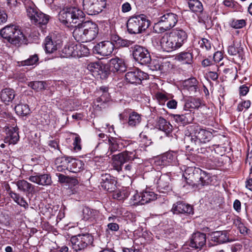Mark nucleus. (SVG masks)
Segmentation results:
<instances>
[{
	"label": "nucleus",
	"instance_id": "17",
	"mask_svg": "<svg viewBox=\"0 0 252 252\" xmlns=\"http://www.w3.org/2000/svg\"><path fill=\"white\" fill-rule=\"evenodd\" d=\"M101 185L102 188L109 192H114L117 188V180L115 178L109 174H102L101 176Z\"/></svg>",
	"mask_w": 252,
	"mask_h": 252
},
{
	"label": "nucleus",
	"instance_id": "23",
	"mask_svg": "<svg viewBox=\"0 0 252 252\" xmlns=\"http://www.w3.org/2000/svg\"><path fill=\"white\" fill-rule=\"evenodd\" d=\"M227 51L229 55L235 57L233 59L236 60L238 62L242 61L244 59L243 48L238 44L235 45L233 43L229 46Z\"/></svg>",
	"mask_w": 252,
	"mask_h": 252
},
{
	"label": "nucleus",
	"instance_id": "22",
	"mask_svg": "<svg viewBox=\"0 0 252 252\" xmlns=\"http://www.w3.org/2000/svg\"><path fill=\"white\" fill-rule=\"evenodd\" d=\"M28 179L32 182L41 186H49L52 183L51 176L48 174L36 173L35 175L30 176Z\"/></svg>",
	"mask_w": 252,
	"mask_h": 252
},
{
	"label": "nucleus",
	"instance_id": "53",
	"mask_svg": "<svg viewBox=\"0 0 252 252\" xmlns=\"http://www.w3.org/2000/svg\"><path fill=\"white\" fill-rule=\"evenodd\" d=\"M70 158L59 157L56 159V165L59 164L62 166V167L66 168V170L69 169V164H70Z\"/></svg>",
	"mask_w": 252,
	"mask_h": 252
},
{
	"label": "nucleus",
	"instance_id": "18",
	"mask_svg": "<svg viewBox=\"0 0 252 252\" xmlns=\"http://www.w3.org/2000/svg\"><path fill=\"white\" fill-rule=\"evenodd\" d=\"M6 40L11 44L16 47H20L22 44L27 45L28 44V39L19 28L12 34L10 38H7Z\"/></svg>",
	"mask_w": 252,
	"mask_h": 252
},
{
	"label": "nucleus",
	"instance_id": "36",
	"mask_svg": "<svg viewBox=\"0 0 252 252\" xmlns=\"http://www.w3.org/2000/svg\"><path fill=\"white\" fill-rule=\"evenodd\" d=\"M15 96V91L12 89L5 88L1 91L0 98L6 104L11 102Z\"/></svg>",
	"mask_w": 252,
	"mask_h": 252
},
{
	"label": "nucleus",
	"instance_id": "2",
	"mask_svg": "<svg viewBox=\"0 0 252 252\" xmlns=\"http://www.w3.org/2000/svg\"><path fill=\"white\" fill-rule=\"evenodd\" d=\"M85 14L80 9L76 7L63 8L59 14V19L61 23L68 27H72V24H76L85 22Z\"/></svg>",
	"mask_w": 252,
	"mask_h": 252
},
{
	"label": "nucleus",
	"instance_id": "55",
	"mask_svg": "<svg viewBox=\"0 0 252 252\" xmlns=\"http://www.w3.org/2000/svg\"><path fill=\"white\" fill-rule=\"evenodd\" d=\"M58 176L59 181L62 183H75L76 182H77V180L76 179L70 178L68 176H65L62 174H59Z\"/></svg>",
	"mask_w": 252,
	"mask_h": 252
},
{
	"label": "nucleus",
	"instance_id": "26",
	"mask_svg": "<svg viewBox=\"0 0 252 252\" xmlns=\"http://www.w3.org/2000/svg\"><path fill=\"white\" fill-rule=\"evenodd\" d=\"M173 118L177 123L185 126L192 123L194 120V115L191 112V110H189V112L185 114L174 115Z\"/></svg>",
	"mask_w": 252,
	"mask_h": 252
},
{
	"label": "nucleus",
	"instance_id": "52",
	"mask_svg": "<svg viewBox=\"0 0 252 252\" xmlns=\"http://www.w3.org/2000/svg\"><path fill=\"white\" fill-rule=\"evenodd\" d=\"M219 54L220 55V53L217 52H216L214 54V60H213L212 59L207 58V59H205L204 60H203L202 62V65L204 67L212 66L214 68V70H218L219 69V67L217 65H216L215 64L216 61H215V57L217 56Z\"/></svg>",
	"mask_w": 252,
	"mask_h": 252
},
{
	"label": "nucleus",
	"instance_id": "8",
	"mask_svg": "<svg viewBox=\"0 0 252 252\" xmlns=\"http://www.w3.org/2000/svg\"><path fill=\"white\" fill-rule=\"evenodd\" d=\"M132 55L134 60L142 65H147L151 62L149 50L145 47L135 45L131 47Z\"/></svg>",
	"mask_w": 252,
	"mask_h": 252
},
{
	"label": "nucleus",
	"instance_id": "50",
	"mask_svg": "<svg viewBox=\"0 0 252 252\" xmlns=\"http://www.w3.org/2000/svg\"><path fill=\"white\" fill-rule=\"evenodd\" d=\"M39 61V57L37 54H35L30 56V57L24 61L19 62V65L21 66H30L35 64Z\"/></svg>",
	"mask_w": 252,
	"mask_h": 252
},
{
	"label": "nucleus",
	"instance_id": "27",
	"mask_svg": "<svg viewBox=\"0 0 252 252\" xmlns=\"http://www.w3.org/2000/svg\"><path fill=\"white\" fill-rule=\"evenodd\" d=\"M160 45L163 51L167 52L176 50L169 33L161 37L160 41Z\"/></svg>",
	"mask_w": 252,
	"mask_h": 252
},
{
	"label": "nucleus",
	"instance_id": "16",
	"mask_svg": "<svg viewBox=\"0 0 252 252\" xmlns=\"http://www.w3.org/2000/svg\"><path fill=\"white\" fill-rule=\"evenodd\" d=\"M169 34L176 50L181 48L187 40L188 34L182 29L174 30Z\"/></svg>",
	"mask_w": 252,
	"mask_h": 252
},
{
	"label": "nucleus",
	"instance_id": "56",
	"mask_svg": "<svg viewBox=\"0 0 252 252\" xmlns=\"http://www.w3.org/2000/svg\"><path fill=\"white\" fill-rule=\"evenodd\" d=\"M246 24L244 20H233L230 23L231 27L234 29H241L244 27Z\"/></svg>",
	"mask_w": 252,
	"mask_h": 252
},
{
	"label": "nucleus",
	"instance_id": "10",
	"mask_svg": "<svg viewBox=\"0 0 252 252\" xmlns=\"http://www.w3.org/2000/svg\"><path fill=\"white\" fill-rule=\"evenodd\" d=\"M63 41L60 36H47L44 40V49L46 53L52 54L60 49Z\"/></svg>",
	"mask_w": 252,
	"mask_h": 252
},
{
	"label": "nucleus",
	"instance_id": "43",
	"mask_svg": "<svg viewBox=\"0 0 252 252\" xmlns=\"http://www.w3.org/2000/svg\"><path fill=\"white\" fill-rule=\"evenodd\" d=\"M16 114L21 116H27L31 113L29 106L27 104L20 103L14 107Z\"/></svg>",
	"mask_w": 252,
	"mask_h": 252
},
{
	"label": "nucleus",
	"instance_id": "13",
	"mask_svg": "<svg viewBox=\"0 0 252 252\" xmlns=\"http://www.w3.org/2000/svg\"><path fill=\"white\" fill-rule=\"evenodd\" d=\"M114 49V45L112 41H103L96 44L93 48V52L95 54L101 56L111 55Z\"/></svg>",
	"mask_w": 252,
	"mask_h": 252
},
{
	"label": "nucleus",
	"instance_id": "25",
	"mask_svg": "<svg viewBox=\"0 0 252 252\" xmlns=\"http://www.w3.org/2000/svg\"><path fill=\"white\" fill-rule=\"evenodd\" d=\"M161 162L163 165H176L178 164L177 154L174 152H168L161 157Z\"/></svg>",
	"mask_w": 252,
	"mask_h": 252
},
{
	"label": "nucleus",
	"instance_id": "32",
	"mask_svg": "<svg viewBox=\"0 0 252 252\" xmlns=\"http://www.w3.org/2000/svg\"><path fill=\"white\" fill-rule=\"evenodd\" d=\"M175 59L183 63L191 64L193 63V54L191 50H186L177 54Z\"/></svg>",
	"mask_w": 252,
	"mask_h": 252
},
{
	"label": "nucleus",
	"instance_id": "44",
	"mask_svg": "<svg viewBox=\"0 0 252 252\" xmlns=\"http://www.w3.org/2000/svg\"><path fill=\"white\" fill-rule=\"evenodd\" d=\"M50 18L51 17L49 15L39 11L33 23L38 26H46Z\"/></svg>",
	"mask_w": 252,
	"mask_h": 252
},
{
	"label": "nucleus",
	"instance_id": "35",
	"mask_svg": "<svg viewBox=\"0 0 252 252\" xmlns=\"http://www.w3.org/2000/svg\"><path fill=\"white\" fill-rule=\"evenodd\" d=\"M84 164L82 161L71 158L68 171L73 173H78L84 169Z\"/></svg>",
	"mask_w": 252,
	"mask_h": 252
},
{
	"label": "nucleus",
	"instance_id": "34",
	"mask_svg": "<svg viewBox=\"0 0 252 252\" xmlns=\"http://www.w3.org/2000/svg\"><path fill=\"white\" fill-rule=\"evenodd\" d=\"M201 105V100L199 98L190 97L185 100L184 109H198Z\"/></svg>",
	"mask_w": 252,
	"mask_h": 252
},
{
	"label": "nucleus",
	"instance_id": "12",
	"mask_svg": "<svg viewBox=\"0 0 252 252\" xmlns=\"http://www.w3.org/2000/svg\"><path fill=\"white\" fill-rule=\"evenodd\" d=\"M108 156L117 151H121L125 147L129 146V142L119 138L109 136L107 140Z\"/></svg>",
	"mask_w": 252,
	"mask_h": 252
},
{
	"label": "nucleus",
	"instance_id": "31",
	"mask_svg": "<svg viewBox=\"0 0 252 252\" xmlns=\"http://www.w3.org/2000/svg\"><path fill=\"white\" fill-rule=\"evenodd\" d=\"M18 189L28 194H32L34 191V186L23 179L19 180L16 182Z\"/></svg>",
	"mask_w": 252,
	"mask_h": 252
},
{
	"label": "nucleus",
	"instance_id": "30",
	"mask_svg": "<svg viewBox=\"0 0 252 252\" xmlns=\"http://www.w3.org/2000/svg\"><path fill=\"white\" fill-rule=\"evenodd\" d=\"M82 213L83 219L93 223L96 221L99 214L97 210L91 209L88 207H85L83 209Z\"/></svg>",
	"mask_w": 252,
	"mask_h": 252
},
{
	"label": "nucleus",
	"instance_id": "42",
	"mask_svg": "<svg viewBox=\"0 0 252 252\" xmlns=\"http://www.w3.org/2000/svg\"><path fill=\"white\" fill-rule=\"evenodd\" d=\"M142 120L141 115L135 111L130 113L128 115V125L131 127H135L140 124Z\"/></svg>",
	"mask_w": 252,
	"mask_h": 252
},
{
	"label": "nucleus",
	"instance_id": "11",
	"mask_svg": "<svg viewBox=\"0 0 252 252\" xmlns=\"http://www.w3.org/2000/svg\"><path fill=\"white\" fill-rule=\"evenodd\" d=\"M183 91L187 95H196L199 93V82L194 77L184 80L182 83Z\"/></svg>",
	"mask_w": 252,
	"mask_h": 252
},
{
	"label": "nucleus",
	"instance_id": "38",
	"mask_svg": "<svg viewBox=\"0 0 252 252\" xmlns=\"http://www.w3.org/2000/svg\"><path fill=\"white\" fill-rule=\"evenodd\" d=\"M157 199V194L154 192L145 190L141 193V199L138 200L139 204L144 205Z\"/></svg>",
	"mask_w": 252,
	"mask_h": 252
},
{
	"label": "nucleus",
	"instance_id": "51",
	"mask_svg": "<svg viewBox=\"0 0 252 252\" xmlns=\"http://www.w3.org/2000/svg\"><path fill=\"white\" fill-rule=\"evenodd\" d=\"M198 13H199V15L198 17V22L204 24L206 26L207 25L210 26L212 23L211 17L207 12L203 11V10Z\"/></svg>",
	"mask_w": 252,
	"mask_h": 252
},
{
	"label": "nucleus",
	"instance_id": "60",
	"mask_svg": "<svg viewBox=\"0 0 252 252\" xmlns=\"http://www.w3.org/2000/svg\"><path fill=\"white\" fill-rule=\"evenodd\" d=\"M251 104L250 100H244L238 105L237 110L239 112H241L243 110L244 108L248 109L250 107Z\"/></svg>",
	"mask_w": 252,
	"mask_h": 252
},
{
	"label": "nucleus",
	"instance_id": "64",
	"mask_svg": "<svg viewBox=\"0 0 252 252\" xmlns=\"http://www.w3.org/2000/svg\"><path fill=\"white\" fill-rule=\"evenodd\" d=\"M81 138L79 136H77L75 137L73 141L74 148L75 150L79 151L81 149V146L80 145Z\"/></svg>",
	"mask_w": 252,
	"mask_h": 252
},
{
	"label": "nucleus",
	"instance_id": "24",
	"mask_svg": "<svg viewBox=\"0 0 252 252\" xmlns=\"http://www.w3.org/2000/svg\"><path fill=\"white\" fill-rule=\"evenodd\" d=\"M109 67L112 72H123L126 71V66L124 61L120 58H115L109 61Z\"/></svg>",
	"mask_w": 252,
	"mask_h": 252
},
{
	"label": "nucleus",
	"instance_id": "3",
	"mask_svg": "<svg viewBox=\"0 0 252 252\" xmlns=\"http://www.w3.org/2000/svg\"><path fill=\"white\" fill-rule=\"evenodd\" d=\"M150 25V21L144 14L130 17L126 23L127 32L130 34H139L145 31Z\"/></svg>",
	"mask_w": 252,
	"mask_h": 252
},
{
	"label": "nucleus",
	"instance_id": "54",
	"mask_svg": "<svg viewBox=\"0 0 252 252\" xmlns=\"http://www.w3.org/2000/svg\"><path fill=\"white\" fill-rule=\"evenodd\" d=\"M28 86L36 92L44 89V82L43 81H36L30 82L28 84Z\"/></svg>",
	"mask_w": 252,
	"mask_h": 252
},
{
	"label": "nucleus",
	"instance_id": "9",
	"mask_svg": "<svg viewBox=\"0 0 252 252\" xmlns=\"http://www.w3.org/2000/svg\"><path fill=\"white\" fill-rule=\"evenodd\" d=\"M106 6V0H83V9L88 15H94L101 12Z\"/></svg>",
	"mask_w": 252,
	"mask_h": 252
},
{
	"label": "nucleus",
	"instance_id": "62",
	"mask_svg": "<svg viewBox=\"0 0 252 252\" xmlns=\"http://www.w3.org/2000/svg\"><path fill=\"white\" fill-rule=\"evenodd\" d=\"M107 227L106 231L109 230L111 231H117L120 228L119 225L116 222H109L107 224Z\"/></svg>",
	"mask_w": 252,
	"mask_h": 252
},
{
	"label": "nucleus",
	"instance_id": "63",
	"mask_svg": "<svg viewBox=\"0 0 252 252\" xmlns=\"http://www.w3.org/2000/svg\"><path fill=\"white\" fill-rule=\"evenodd\" d=\"M223 4L228 7L236 9L238 3L232 0H225L223 1Z\"/></svg>",
	"mask_w": 252,
	"mask_h": 252
},
{
	"label": "nucleus",
	"instance_id": "19",
	"mask_svg": "<svg viewBox=\"0 0 252 252\" xmlns=\"http://www.w3.org/2000/svg\"><path fill=\"white\" fill-rule=\"evenodd\" d=\"M172 211L174 214L193 215V207L182 201H178L174 204Z\"/></svg>",
	"mask_w": 252,
	"mask_h": 252
},
{
	"label": "nucleus",
	"instance_id": "58",
	"mask_svg": "<svg viewBox=\"0 0 252 252\" xmlns=\"http://www.w3.org/2000/svg\"><path fill=\"white\" fill-rule=\"evenodd\" d=\"M110 71H111V70L110 69L109 63L108 64L101 63V68H100L99 72L98 73L99 74L101 73L103 77L106 78L110 74Z\"/></svg>",
	"mask_w": 252,
	"mask_h": 252
},
{
	"label": "nucleus",
	"instance_id": "57",
	"mask_svg": "<svg viewBox=\"0 0 252 252\" xmlns=\"http://www.w3.org/2000/svg\"><path fill=\"white\" fill-rule=\"evenodd\" d=\"M101 63L97 62L91 63L87 66V69L92 72H99Z\"/></svg>",
	"mask_w": 252,
	"mask_h": 252
},
{
	"label": "nucleus",
	"instance_id": "41",
	"mask_svg": "<svg viewBox=\"0 0 252 252\" xmlns=\"http://www.w3.org/2000/svg\"><path fill=\"white\" fill-rule=\"evenodd\" d=\"M19 27L13 24H10L3 28L0 31V35L1 36L6 40L7 38H10V36L14 33Z\"/></svg>",
	"mask_w": 252,
	"mask_h": 252
},
{
	"label": "nucleus",
	"instance_id": "15",
	"mask_svg": "<svg viewBox=\"0 0 252 252\" xmlns=\"http://www.w3.org/2000/svg\"><path fill=\"white\" fill-rule=\"evenodd\" d=\"M148 74L137 68L132 69L125 75L126 80L129 83L140 84L142 81L148 78Z\"/></svg>",
	"mask_w": 252,
	"mask_h": 252
},
{
	"label": "nucleus",
	"instance_id": "6",
	"mask_svg": "<svg viewBox=\"0 0 252 252\" xmlns=\"http://www.w3.org/2000/svg\"><path fill=\"white\" fill-rule=\"evenodd\" d=\"M139 159L135 149L132 151L126 150L118 154L114 155L112 157L113 166L118 171H122L125 163L133 162L135 160Z\"/></svg>",
	"mask_w": 252,
	"mask_h": 252
},
{
	"label": "nucleus",
	"instance_id": "21",
	"mask_svg": "<svg viewBox=\"0 0 252 252\" xmlns=\"http://www.w3.org/2000/svg\"><path fill=\"white\" fill-rule=\"evenodd\" d=\"M209 234L211 236V241L218 244H221L231 241L229 239V235L227 230L213 231Z\"/></svg>",
	"mask_w": 252,
	"mask_h": 252
},
{
	"label": "nucleus",
	"instance_id": "59",
	"mask_svg": "<svg viewBox=\"0 0 252 252\" xmlns=\"http://www.w3.org/2000/svg\"><path fill=\"white\" fill-rule=\"evenodd\" d=\"M199 44L201 48L206 50H209L212 48L210 41L206 38H202L201 41L199 42Z\"/></svg>",
	"mask_w": 252,
	"mask_h": 252
},
{
	"label": "nucleus",
	"instance_id": "39",
	"mask_svg": "<svg viewBox=\"0 0 252 252\" xmlns=\"http://www.w3.org/2000/svg\"><path fill=\"white\" fill-rule=\"evenodd\" d=\"M170 179L165 176H160L157 182L158 188L161 192H166L171 189L169 185Z\"/></svg>",
	"mask_w": 252,
	"mask_h": 252
},
{
	"label": "nucleus",
	"instance_id": "61",
	"mask_svg": "<svg viewBox=\"0 0 252 252\" xmlns=\"http://www.w3.org/2000/svg\"><path fill=\"white\" fill-rule=\"evenodd\" d=\"M8 191L9 195L13 199V200L16 202L17 203L18 201H19V199H20L21 197L20 195L11 190L10 187H9L8 189H7Z\"/></svg>",
	"mask_w": 252,
	"mask_h": 252
},
{
	"label": "nucleus",
	"instance_id": "28",
	"mask_svg": "<svg viewBox=\"0 0 252 252\" xmlns=\"http://www.w3.org/2000/svg\"><path fill=\"white\" fill-rule=\"evenodd\" d=\"M18 128L15 127H10L6 129V136L4 139L5 143L9 144H16L19 140V136L18 131Z\"/></svg>",
	"mask_w": 252,
	"mask_h": 252
},
{
	"label": "nucleus",
	"instance_id": "4",
	"mask_svg": "<svg viewBox=\"0 0 252 252\" xmlns=\"http://www.w3.org/2000/svg\"><path fill=\"white\" fill-rule=\"evenodd\" d=\"M187 128L189 134L191 135V146L199 145L201 143H206L210 141L213 137V134L210 131L203 129L199 126L190 125Z\"/></svg>",
	"mask_w": 252,
	"mask_h": 252
},
{
	"label": "nucleus",
	"instance_id": "29",
	"mask_svg": "<svg viewBox=\"0 0 252 252\" xmlns=\"http://www.w3.org/2000/svg\"><path fill=\"white\" fill-rule=\"evenodd\" d=\"M111 40L114 45V48H117L128 47L133 43V41L124 39L116 34L111 35Z\"/></svg>",
	"mask_w": 252,
	"mask_h": 252
},
{
	"label": "nucleus",
	"instance_id": "5",
	"mask_svg": "<svg viewBox=\"0 0 252 252\" xmlns=\"http://www.w3.org/2000/svg\"><path fill=\"white\" fill-rule=\"evenodd\" d=\"M178 21V16L176 14L167 11L159 17L153 29L156 33H163L174 27Z\"/></svg>",
	"mask_w": 252,
	"mask_h": 252
},
{
	"label": "nucleus",
	"instance_id": "48",
	"mask_svg": "<svg viewBox=\"0 0 252 252\" xmlns=\"http://www.w3.org/2000/svg\"><path fill=\"white\" fill-rule=\"evenodd\" d=\"M75 57L80 58L87 56L90 54L88 48L82 44L75 45Z\"/></svg>",
	"mask_w": 252,
	"mask_h": 252
},
{
	"label": "nucleus",
	"instance_id": "49",
	"mask_svg": "<svg viewBox=\"0 0 252 252\" xmlns=\"http://www.w3.org/2000/svg\"><path fill=\"white\" fill-rule=\"evenodd\" d=\"M26 10L27 16L30 19L31 22L33 23V21L35 20L36 15H37V14H38L39 11L34 4L27 6L26 7Z\"/></svg>",
	"mask_w": 252,
	"mask_h": 252
},
{
	"label": "nucleus",
	"instance_id": "47",
	"mask_svg": "<svg viewBox=\"0 0 252 252\" xmlns=\"http://www.w3.org/2000/svg\"><path fill=\"white\" fill-rule=\"evenodd\" d=\"M113 192V198L120 201L125 200L129 195V191L127 188H123L116 191L115 190Z\"/></svg>",
	"mask_w": 252,
	"mask_h": 252
},
{
	"label": "nucleus",
	"instance_id": "20",
	"mask_svg": "<svg viewBox=\"0 0 252 252\" xmlns=\"http://www.w3.org/2000/svg\"><path fill=\"white\" fill-rule=\"evenodd\" d=\"M206 234L204 233L197 232L192 235L189 246L195 249L200 250L206 244Z\"/></svg>",
	"mask_w": 252,
	"mask_h": 252
},
{
	"label": "nucleus",
	"instance_id": "40",
	"mask_svg": "<svg viewBox=\"0 0 252 252\" xmlns=\"http://www.w3.org/2000/svg\"><path fill=\"white\" fill-rule=\"evenodd\" d=\"M75 45L66 44L60 52L62 58L75 57Z\"/></svg>",
	"mask_w": 252,
	"mask_h": 252
},
{
	"label": "nucleus",
	"instance_id": "1",
	"mask_svg": "<svg viewBox=\"0 0 252 252\" xmlns=\"http://www.w3.org/2000/svg\"><path fill=\"white\" fill-rule=\"evenodd\" d=\"M73 36L77 42H87L94 39L98 33L96 24L92 21H86L74 26Z\"/></svg>",
	"mask_w": 252,
	"mask_h": 252
},
{
	"label": "nucleus",
	"instance_id": "33",
	"mask_svg": "<svg viewBox=\"0 0 252 252\" xmlns=\"http://www.w3.org/2000/svg\"><path fill=\"white\" fill-rule=\"evenodd\" d=\"M213 177L212 174L200 169L199 173L198 187L210 185L213 181Z\"/></svg>",
	"mask_w": 252,
	"mask_h": 252
},
{
	"label": "nucleus",
	"instance_id": "14",
	"mask_svg": "<svg viewBox=\"0 0 252 252\" xmlns=\"http://www.w3.org/2000/svg\"><path fill=\"white\" fill-rule=\"evenodd\" d=\"M200 168L189 167H188L183 174L187 183L192 187H198V181Z\"/></svg>",
	"mask_w": 252,
	"mask_h": 252
},
{
	"label": "nucleus",
	"instance_id": "37",
	"mask_svg": "<svg viewBox=\"0 0 252 252\" xmlns=\"http://www.w3.org/2000/svg\"><path fill=\"white\" fill-rule=\"evenodd\" d=\"M157 127L159 130L165 132L166 134L171 132L173 128V126L170 123L161 117H159L158 119Z\"/></svg>",
	"mask_w": 252,
	"mask_h": 252
},
{
	"label": "nucleus",
	"instance_id": "7",
	"mask_svg": "<svg viewBox=\"0 0 252 252\" xmlns=\"http://www.w3.org/2000/svg\"><path fill=\"white\" fill-rule=\"evenodd\" d=\"M93 241V236L89 233L72 236L70 240L72 249L76 252H83Z\"/></svg>",
	"mask_w": 252,
	"mask_h": 252
},
{
	"label": "nucleus",
	"instance_id": "46",
	"mask_svg": "<svg viewBox=\"0 0 252 252\" xmlns=\"http://www.w3.org/2000/svg\"><path fill=\"white\" fill-rule=\"evenodd\" d=\"M110 96L109 93L102 94L100 96L97 97L94 101V104L97 107L100 108H105L107 102L109 101Z\"/></svg>",
	"mask_w": 252,
	"mask_h": 252
},
{
	"label": "nucleus",
	"instance_id": "45",
	"mask_svg": "<svg viewBox=\"0 0 252 252\" xmlns=\"http://www.w3.org/2000/svg\"><path fill=\"white\" fill-rule=\"evenodd\" d=\"M190 10L193 13L202 12L204 8L202 2L199 0H187Z\"/></svg>",
	"mask_w": 252,
	"mask_h": 252
}]
</instances>
